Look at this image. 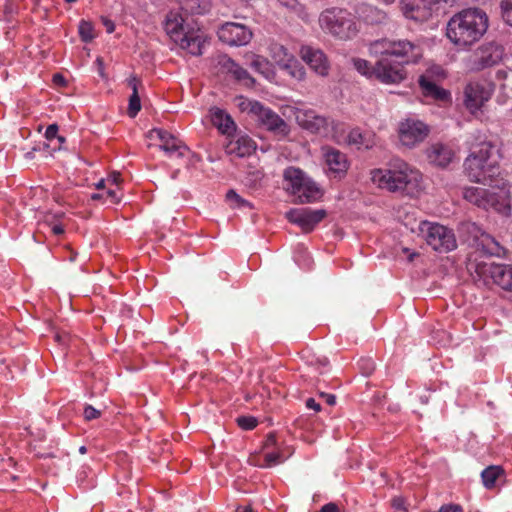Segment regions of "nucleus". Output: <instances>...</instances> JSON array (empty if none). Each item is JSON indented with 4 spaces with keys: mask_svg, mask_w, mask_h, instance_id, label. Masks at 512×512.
I'll return each instance as SVG.
<instances>
[{
    "mask_svg": "<svg viewBox=\"0 0 512 512\" xmlns=\"http://www.w3.org/2000/svg\"><path fill=\"white\" fill-rule=\"evenodd\" d=\"M370 51L378 57L375 65L364 59H354L356 70L367 77H375L384 84H398L406 78L404 66L421 58V49L409 40H376Z\"/></svg>",
    "mask_w": 512,
    "mask_h": 512,
    "instance_id": "nucleus-1",
    "label": "nucleus"
},
{
    "mask_svg": "<svg viewBox=\"0 0 512 512\" xmlns=\"http://www.w3.org/2000/svg\"><path fill=\"white\" fill-rule=\"evenodd\" d=\"M497 153L494 142L478 132L464 160V173L471 182L509 192L510 177L500 171Z\"/></svg>",
    "mask_w": 512,
    "mask_h": 512,
    "instance_id": "nucleus-2",
    "label": "nucleus"
},
{
    "mask_svg": "<svg viewBox=\"0 0 512 512\" xmlns=\"http://www.w3.org/2000/svg\"><path fill=\"white\" fill-rule=\"evenodd\" d=\"M489 18L481 8L470 7L455 13L447 22L446 36L459 48H468L487 32Z\"/></svg>",
    "mask_w": 512,
    "mask_h": 512,
    "instance_id": "nucleus-3",
    "label": "nucleus"
},
{
    "mask_svg": "<svg viewBox=\"0 0 512 512\" xmlns=\"http://www.w3.org/2000/svg\"><path fill=\"white\" fill-rule=\"evenodd\" d=\"M371 181L379 188L389 192H420L422 174L407 163H400L396 169H373Z\"/></svg>",
    "mask_w": 512,
    "mask_h": 512,
    "instance_id": "nucleus-4",
    "label": "nucleus"
},
{
    "mask_svg": "<svg viewBox=\"0 0 512 512\" xmlns=\"http://www.w3.org/2000/svg\"><path fill=\"white\" fill-rule=\"evenodd\" d=\"M321 27L342 40L353 38L357 32L355 17L346 9L332 7L324 10L319 17Z\"/></svg>",
    "mask_w": 512,
    "mask_h": 512,
    "instance_id": "nucleus-5",
    "label": "nucleus"
},
{
    "mask_svg": "<svg viewBox=\"0 0 512 512\" xmlns=\"http://www.w3.org/2000/svg\"><path fill=\"white\" fill-rule=\"evenodd\" d=\"M419 233L434 251L447 253L457 248V240L453 229L431 221H421Z\"/></svg>",
    "mask_w": 512,
    "mask_h": 512,
    "instance_id": "nucleus-6",
    "label": "nucleus"
},
{
    "mask_svg": "<svg viewBox=\"0 0 512 512\" xmlns=\"http://www.w3.org/2000/svg\"><path fill=\"white\" fill-rule=\"evenodd\" d=\"M494 91L493 82L469 81L463 89V105L471 114H476L491 99Z\"/></svg>",
    "mask_w": 512,
    "mask_h": 512,
    "instance_id": "nucleus-7",
    "label": "nucleus"
},
{
    "mask_svg": "<svg viewBox=\"0 0 512 512\" xmlns=\"http://www.w3.org/2000/svg\"><path fill=\"white\" fill-rule=\"evenodd\" d=\"M249 113H251L256 121L275 135L285 137L289 134L288 124L271 108L264 106L259 101H251L248 103Z\"/></svg>",
    "mask_w": 512,
    "mask_h": 512,
    "instance_id": "nucleus-8",
    "label": "nucleus"
},
{
    "mask_svg": "<svg viewBox=\"0 0 512 512\" xmlns=\"http://www.w3.org/2000/svg\"><path fill=\"white\" fill-rule=\"evenodd\" d=\"M504 56V48L495 42L484 43L479 46L472 55L471 69L482 71L498 65Z\"/></svg>",
    "mask_w": 512,
    "mask_h": 512,
    "instance_id": "nucleus-9",
    "label": "nucleus"
},
{
    "mask_svg": "<svg viewBox=\"0 0 512 512\" xmlns=\"http://www.w3.org/2000/svg\"><path fill=\"white\" fill-rule=\"evenodd\" d=\"M148 137L159 141V148L170 158H182L190 153L188 146L175 135L162 128H153Z\"/></svg>",
    "mask_w": 512,
    "mask_h": 512,
    "instance_id": "nucleus-10",
    "label": "nucleus"
},
{
    "mask_svg": "<svg viewBox=\"0 0 512 512\" xmlns=\"http://www.w3.org/2000/svg\"><path fill=\"white\" fill-rule=\"evenodd\" d=\"M325 209L293 208L285 213L287 220L299 226L304 233L312 232L327 216Z\"/></svg>",
    "mask_w": 512,
    "mask_h": 512,
    "instance_id": "nucleus-11",
    "label": "nucleus"
},
{
    "mask_svg": "<svg viewBox=\"0 0 512 512\" xmlns=\"http://www.w3.org/2000/svg\"><path fill=\"white\" fill-rule=\"evenodd\" d=\"M477 273L484 277L485 281L491 279L502 289L512 292V265L483 263L477 266Z\"/></svg>",
    "mask_w": 512,
    "mask_h": 512,
    "instance_id": "nucleus-12",
    "label": "nucleus"
},
{
    "mask_svg": "<svg viewBox=\"0 0 512 512\" xmlns=\"http://www.w3.org/2000/svg\"><path fill=\"white\" fill-rule=\"evenodd\" d=\"M287 190L292 192H320L318 184L301 168L289 166L283 171Z\"/></svg>",
    "mask_w": 512,
    "mask_h": 512,
    "instance_id": "nucleus-13",
    "label": "nucleus"
},
{
    "mask_svg": "<svg viewBox=\"0 0 512 512\" xmlns=\"http://www.w3.org/2000/svg\"><path fill=\"white\" fill-rule=\"evenodd\" d=\"M509 196V194H464L467 201L474 202L485 210H494L505 216L511 212Z\"/></svg>",
    "mask_w": 512,
    "mask_h": 512,
    "instance_id": "nucleus-14",
    "label": "nucleus"
},
{
    "mask_svg": "<svg viewBox=\"0 0 512 512\" xmlns=\"http://www.w3.org/2000/svg\"><path fill=\"white\" fill-rule=\"evenodd\" d=\"M429 127L420 120L406 119L399 124V139L404 146L414 147L429 134Z\"/></svg>",
    "mask_w": 512,
    "mask_h": 512,
    "instance_id": "nucleus-15",
    "label": "nucleus"
},
{
    "mask_svg": "<svg viewBox=\"0 0 512 512\" xmlns=\"http://www.w3.org/2000/svg\"><path fill=\"white\" fill-rule=\"evenodd\" d=\"M218 38L221 42L229 46H244L252 39V31L245 25L227 22L223 24L218 32Z\"/></svg>",
    "mask_w": 512,
    "mask_h": 512,
    "instance_id": "nucleus-16",
    "label": "nucleus"
},
{
    "mask_svg": "<svg viewBox=\"0 0 512 512\" xmlns=\"http://www.w3.org/2000/svg\"><path fill=\"white\" fill-rule=\"evenodd\" d=\"M418 84L424 97L444 105L451 104V92L441 87L429 74L421 75Z\"/></svg>",
    "mask_w": 512,
    "mask_h": 512,
    "instance_id": "nucleus-17",
    "label": "nucleus"
},
{
    "mask_svg": "<svg viewBox=\"0 0 512 512\" xmlns=\"http://www.w3.org/2000/svg\"><path fill=\"white\" fill-rule=\"evenodd\" d=\"M323 151L329 172L333 174L334 177H343L349 168V161L346 154L333 147H326Z\"/></svg>",
    "mask_w": 512,
    "mask_h": 512,
    "instance_id": "nucleus-18",
    "label": "nucleus"
},
{
    "mask_svg": "<svg viewBox=\"0 0 512 512\" xmlns=\"http://www.w3.org/2000/svg\"><path fill=\"white\" fill-rule=\"evenodd\" d=\"M301 56L309 67L317 74L321 76L328 75L329 62L323 51L306 46L301 49Z\"/></svg>",
    "mask_w": 512,
    "mask_h": 512,
    "instance_id": "nucleus-19",
    "label": "nucleus"
},
{
    "mask_svg": "<svg viewBox=\"0 0 512 512\" xmlns=\"http://www.w3.org/2000/svg\"><path fill=\"white\" fill-rule=\"evenodd\" d=\"M218 63L223 72L231 75L238 82H241L248 87H252L255 84L254 78L248 73V71L227 55L221 56Z\"/></svg>",
    "mask_w": 512,
    "mask_h": 512,
    "instance_id": "nucleus-20",
    "label": "nucleus"
},
{
    "mask_svg": "<svg viewBox=\"0 0 512 512\" xmlns=\"http://www.w3.org/2000/svg\"><path fill=\"white\" fill-rule=\"evenodd\" d=\"M429 162L435 166L445 168L454 159L455 153L453 149L443 143H434L427 150Z\"/></svg>",
    "mask_w": 512,
    "mask_h": 512,
    "instance_id": "nucleus-21",
    "label": "nucleus"
},
{
    "mask_svg": "<svg viewBox=\"0 0 512 512\" xmlns=\"http://www.w3.org/2000/svg\"><path fill=\"white\" fill-rule=\"evenodd\" d=\"M164 30L169 37L177 43L186 33L182 15L177 11L168 12L164 21Z\"/></svg>",
    "mask_w": 512,
    "mask_h": 512,
    "instance_id": "nucleus-22",
    "label": "nucleus"
},
{
    "mask_svg": "<svg viewBox=\"0 0 512 512\" xmlns=\"http://www.w3.org/2000/svg\"><path fill=\"white\" fill-rule=\"evenodd\" d=\"M212 124L222 133L230 136L236 131V124L225 110L213 107L210 110Z\"/></svg>",
    "mask_w": 512,
    "mask_h": 512,
    "instance_id": "nucleus-23",
    "label": "nucleus"
},
{
    "mask_svg": "<svg viewBox=\"0 0 512 512\" xmlns=\"http://www.w3.org/2000/svg\"><path fill=\"white\" fill-rule=\"evenodd\" d=\"M297 118L304 129L313 133H319L328 127V119L316 114L314 110H307L302 116H298Z\"/></svg>",
    "mask_w": 512,
    "mask_h": 512,
    "instance_id": "nucleus-24",
    "label": "nucleus"
},
{
    "mask_svg": "<svg viewBox=\"0 0 512 512\" xmlns=\"http://www.w3.org/2000/svg\"><path fill=\"white\" fill-rule=\"evenodd\" d=\"M204 43L203 37L193 32H186L177 42L182 49L187 50L194 56L202 55Z\"/></svg>",
    "mask_w": 512,
    "mask_h": 512,
    "instance_id": "nucleus-25",
    "label": "nucleus"
},
{
    "mask_svg": "<svg viewBox=\"0 0 512 512\" xmlns=\"http://www.w3.org/2000/svg\"><path fill=\"white\" fill-rule=\"evenodd\" d=\"M127 83L128 86L132 89V94L129 97L127 113L131 118H134L141 110V99L139 96L138 87L141 86L142 83L136 75H131L127 79Z\"/></svg>",
    "mask_w": 512,
    "mask_h": 512,
    "instance_id": "nucleus-26",
    "label": "nucleus"
},
{
    "mask_svg": "<svg viewBox=\"0 0 512 512\" xmlns=\"http://www.w3.org/2000/svg\"><path fill=\"white\" fill-rule=\"evenodd\" d=\"M180 9L189 15H201L209 11L210 0H178Z\"/></svg>",
    "mask_w": 512,
    "mask_h": 512,
    "instance_id": "nucleus-27",
    "label": "nucleus"
},
{
    "mask_svg": "<svg viewBox=\"0 0 512 512\" xmlns=\"http://www.w3.org/2000/svg\"><path fill=\"white\" fill-rule=\"evenodd\" d=\"M347 142L357 149H370L374 145L370 135L363 133L359 128H354L348 133Z\"/></svg>",
    "mask_w": 512,
    "mask_h": 512,
    "instance_id": "nucleus-28",
    "label": "nucleus"
},
{
    "mask_svg": "<svg viewBox=\"0 0 512 512\" xmlns=\"http://www.w3.org/2000/svg\"><path fill=\"white\" fill-rule=\"evenodd\" d=\"M279 69L296 80H302L305 77V69L301 63L292 55L286 63H282Z\"/></svg>",
    "mask_w": 512,
    "mask_h": 512,
    "instance_id": "nucleus-29",
    "label": "nucleus"
},
{
    "mask_svg": "<svg viewBox=\"0 0 512 512\" xmlns=\"http://www.w3.org/2000/svg\"><path fill=\"white\" fill-rule=\"evenodd\" d=\"M504 469L498 465L486 467L481 472V479L486 489H492L496 486L497 480L504 475Z\"/></svg>",
    "mask_w": 512,
    "mask_h": 512,
    "instance_id": "nucleus-30",
    "label": "nucleus"
},
{
    "mask_svg": "<svg viewBox=\"0 0 512 512\" xmlns=\"http://www.w3.org/2000/svg\"><path fill=\"white\" fill-rule=\"evenodd\" d=\"M268 52L271 58L275 61L278 67L282 63H286L287 60L293 55L288 49L276 41H271L268 45Z\"/></svg>",
    "mask_w": 512,
    "mask_h": 512,
    "instance_id": "nucleus-31",
    "label": "nucleus"
},
{
    "mask_svg": "<svg viewBox=\"0 0 512 512\" xmlns=\"http://www.w3.org/2000/svg\"><path fill=\"white\" fill-rule=\"evenodd\" d=\"M255 150V143L248 137H240L231 143V152L239 157L249 156Z\"/></svg>",
    "mask_w": 512,
    "mask_h": 512,
    "instance_id": "nucleus-32",
    "label": "nucleus"
},
{
    "mask_svg": "<svg viewBox=\"0 0 512 512\" xmlns=\"http://www.w3.org/2000/svg\"><path fill=\"white\" fill-rule=\"evenodd\" d=\"M224 203L229 206L231 209H248L251 210L254 208L253 203L250 201L243 199L240 194H224Z\"/></svg>",
    "mask_w": 512,
    "mask_h": 512,
    "instance_id": "nucleus-33",
    "label": "nucleus"
},
{
    "mask_svg": "<svg viewBox=\"0 0 512 512\" xmlns=\"http://www.w3.org/2000/svg\"><path fill=\"white\" fill-rule=\"evenodd\" d=\"M404 15L415 21H422L430 15L429 11L421 9L419 6H414L413 4H405L403 7Z\"/></svg>",
    "mask_w": 512,
    "mask_h": 512,
    "instance_id": "nucleus-34",
    "label": "nucleus"
},
{
    "mask_svg": "<svg viewBox=\"0 0 512 512\" xmlns=\"http://www.w3.org/2000/svg\"><path fill=\"white\" fill-rule=\"evenodd\" d=\"M78 32H79L81 40L85 43L91 42L95 37V35L93 33L94 27H93L92 23L89 21H86V20H81L79 22Z\"/></svg>",
    "mask_w": 512,
    "mask_h": 512,
    "instance_id": "nucleus-35",
    "label": "nucleus"
},
{
    "mask_svg": "<svg viewBox=\"0 0 512 512\" xmlns=\"http://www.w3.org/2000/svg\"><path fill=\"white\" fill-rule=\"evenodd\" d=\"M285 460L284 455L279 451L268 452L264 455V463L260 467L268 468L282 463Z\"/></svg>",
    "mask_w": 512,
    "mask_h": 512,
    "instance_id": "nucleus-36",
    "label": "nucleus"
},
{
    "mask_svg": "<svg viewBox=\"0 0 512 512\" xmlns=\"http://www.w3.org/2000/svg\"><path fill=\"white\" fill-rule=\"evenodd\" d=\"M90 201L100 202L103 205H115L121 202L118 194H91Z\"/></svg>",
    "mask_w": 512,
    "mask_h": 512,
    "instance_id": "nucleus-37",
    "label": "nucleus"
},
{
    "mask_svg": "<svg viewBox=\"0 0 512 512\" xmlns=\"http://www.w3.org/2000/svg\"><path fill=\"white\" fill-rule=\"evenodd\" d=\"M105 181L107 183L106 192H116V190L123 189V187L121 186L123 180L119 172L113 171L105 178Z\"/></svg>",
    "mask_w": 512,
    "mask_h": 512,
    "instance_id": "nucleus-38",
    "label": "nucleus"
},
{
    "mask_svg": "<svg viewBox=\"0 0 512 512\" xmlns=\"http://www.w3.org/2000/svg\"><path fill=\"white\" fill-rule=\"evenodd\" d=\"M366 21L373 24V23H381L383 22L387 15L385 12L375 8V7H367L366 8Z\"/></svg>",
    "mask_w": 512,
    "mask_h": 512,
    "instance_id": "nucleus-39",
    "label": "nucleus"
},
{
    "mask_svg": "<svg viewBox=\"0 0 512 512\" xmlns=\"http://www.w3.org/2000/svg\"><path fill=\"white\" fill-rule=\"evenodd\" d=\"M323 194H298L293 200L296 204H307L322 201Z\"/></svg>",
    "mask_w": 512,
    "mask_h": 512,
    "instance_id": "nucleus-40",
    "label": "nucleus"
},
{
    "mask_svg": "<svg viewBox=\"0 0 512 512\" xmlns=\"http://www.w3.org/2000/svg\"><path fill=\"white\" fill-rule=\"evenodd\" d=\"M236 421L238 426L244 430H252L258 424L257 419L253 416H240Z\"/></svg>",
    "mask_w": 512,
    "mask_h": 512,
    "instance_id": "nucleus-41",
    "label": "nucleus"
},
{
    "mask_svg": "<svg viewBox=\"0 0 512 512\" xmlns=\"http://www.w3.org/2000/svg\"><path fill=\"white\" fill-rule=\"evenodd\" d=\"M501 10L503 20L512 27V0H503Z\"/></svg>",
    "mask_w": 512,
    "mask_h": 512,
    "instance_id": "nucleus-42",
    "label": "nucleus"
},
{
    "mask_svg": "<svg viewBox=\"0 0 512 512\" xmlns=\"http://www.w3.org/2000/svg\"><path fill=\"white\" fill-rule=\"evenodd\" d=\"M251 66L258 72L264 74L265 73V70L268 69V66H269V62L267 61V59H265L264 57L262 56H259V55H255L252 62H251Z\"/></svg>",
    "mask_w": 512,
    "mask_h": 512,
    "instance_id": "nucleus-43",
    "label": "nucleus"
},
{
    "mask_svg": "<svg viewBox=\"0 0 512 512\" xmlns=\"http://www.w3.org/2000/svg\"><path fill=\"white\" fill-rule=\"evenodd\" d=\"M4 15L7 21H10L11 18L18 13V6L15 3V0H6L4 4Z\"/></svg>",
    "mask_w": 512,
    "mask_h": 512,
    "instance_id": "nucleus-44",
    "label": "nucleus"
},
{
    "mask_svg": "<svg viewBox=\"0 0 512 512\" xmlns=\"http://www.w3.org/2000/svg\"><path fill=\"white\" fill-rule=\"evenodd\" d=\"M102 412L92 405H86L84 407L83 416L86 421H91L94 419H98L101 416Z\"/></svg>",
    "mask_w": 512,
    "mask_h": 512,
    "instance_id": "nucleus-45",
    "label": "nucleus"
},
{
    "mask_svg": "<svg viewBox=\"0 0 512 512\" xmlns=\"http://www.w3.org/2000/svg\"><path fill=\"white\" fill-rule=\"evenodd\" d=\"M358 364L365 376H369L375 369L374 361L369 358L361 359Z\"/></svg>",
    "mask_w": 512,
    "mask_h": 512,
    "instance_id": "nucleus-46",
    "label": "nucleus"
},
{
    "mask_svg": "<svg viewBox=\"0 0 512 512\" xmlns=\"http://www.w3.org/2000/svg\"><path fill=\"white\" fill-rule=\"evenodd\" d=\"M58 131H59V127L57 124H50L47 128H46V131H45V138L47 141L51 142L53 141L54 139H56V137H58Z\"/></svg>",
    "mask_w": 512,
    "mask_h": 512,
    "instance_id": "nucleus-47",
    "label": "nucleus"
},
{
    "mask_svg": "<svg viewBox=\"0 0 512 512\" xmlns=\"http://www.w3.org/2000/svg\"><path fill=\"white\" fill-rule=\"evenodd\" d=\"M425 74H429L430 77L434 78L435 76L438 78V79H444L446 78V72L443 68H441L440 66H434V67H431L430 69H428Z\"/></svg>",
    "mask_w": 512,
    "mask_h": 512,
    "instance_id": "nucleus-48",
    "label": "nucleus"
},
{
    "mask_svg": "<svg viewBox=\"0 0 512 512\" xmlns=\"http://www.w3.org/2000/svg\"><path fill=\"white\" fill-rule=\"evenodd\" d=\"M438 512H464V510L459 504L449 503L442 505Z\"/></svg>",
    "mask_w": 512,
    "mask_h": 512,
    "instance_id": "nucleus-49",
    "label": "nucleus"
},
{
    "mask_svg": "<svg viewBox=\"0 0 512 512\" xmlns=\"http://www.w3.org/2000/svg\"><path fill=\"white\" fill-rule=\"evenodd\" d=\"M101 23L105 27L107 33L111 34L115 31V23L110 18L101 16Z\"/></svg>",
    "mask_w": 512,
    "mask_h": 512,
    "instance_id": "nucleus-50",
    "label": "nucleus"
},
{
    "mask_svg": "<svg viewBox=\"0 0 512 512\" xmlns=\"http://www.w3.org/2000/svg\"><path fill=\"white\" fill-rule=\"evenodd\" d=\"M391 505L396 510H402L404 512H407V509L405 507V501L402 497H395L391 501Z\"/></svg>",
    "mask_w": 512,
    "mask_h": 512,
    "instance_id": "nucleus-51",
    "label": "nucleus"
},
{
    "mask_svg": "<svg viewBox=\"0 0 512 512\" xmlns=\"http://www.w3.org/2000/svg\"><path fill=\"white\" fill-rule=\"evenodd\" d=\"M328 360L326 358H322V359H317L316 360V371L319 373V374H323L325 371H326V368L328 366Z\"/></svg>",
    "mask_w": 512,
    "mask_h": 512,
    "instance_id": "nucleus-52",
    "label": "nucleus"
},
{
    "mask_svg": "<svg viewBox=\"0 0 512 512\" xmlns=\"http://www.w3.org/2000/svg\"><path fill=\"white\" fill-rule=\"evenodd\" d=\"M320 512H340V510L336 503L330 502L323 505L320 509Z\"/></svg>",
    "mask_w": 512,
    "mask_h": 512,
    "instance_id": "nucleus-53",
    "label": "nucleus"
},
{
    "mask_svg": "<svg viewBox=\"0 0 512 512\" xmlns=\"http://www.w3.org/2000/svg\"><path fill=\"white\" fill-rule=\"evenodd\" d=\"M306 407L308 409H313L316 412L321 410V405L314 398H308L306 400Z\"/></svg>",
    "mask_w": 512,
    "mask_h": 512,
    "instance_id": "nucleus-54",
    "label": "nucleus"
},
{
    "mask_svg": "<svg viewBox=\"0 0 512 512\" xmlns=\"http://www.w3.org/2000/svg\"><path fill=\"white\" fill-rule=\"evenodd\" d=\"M276 445V435L274 433H269L264 442V448L268 449L270 447H274Z\"/></svg>",
    "mask_w": 512,
    "mask_h": 512,
    "instance_id": "nucleus-55",
    "label": "nucleus"
},
{
    "mask_svg": "<svg viewBox=\"0 0 512 512\" xmlns=\"http://www.w3.org/2000/svg\"><path fill=\"white\" fill-rule=\"evenodd\" d=\"M320 397L323 398L329 406H333L336 403V397L333 394L322 392L320 393Z\"/></svg>",
    "mask_w": 512,
    "mask_h": 512,
    "instance_id": "nucleus-56",
    "label": "nucleus"
},
{
    "mask_svg": "<svg viewBox=\"0 0 512 512\" xmlns=\"http://www.w3.org/2000/svg\"><path fill=\"white\" fill-rule=\"evenodd\" d=\"M95 64L98 68V73L101 77H104V61L101 57H97L95 60Z\"/></svg>",
    "mask_w": 512,
    "mask_h": 512,
    "instance_id": "nucleus-57",
    "label": "nucleus"
},
{
    "mask_svg": "<svg viewBox=\"0 0 512 512\" xmlns=\"http://www.w3.org/2000/svg\"><path fill=\"white\" fill-rule=\"evenodd\" d=\"M51 231L54 235H62L64 233V227L61 224H53L51 226Z\"/></svg>",
    "mask_w": 512,
    "mask_h": 512,
    "instance_id": "nucleus-58",
    "label": "nucleus"
},
{
    "mask_svg": "<svg viewBox=\"0 0 512 512\" xmlns=\"http://www.w3.org/2000/svg\"><path fill=\"white\" fill-rule=\"evenodd\" d=\"M95 188L97 190H103V189H106L107 190V183L105 181V178H101L100 180H98L95 184H94Z\"/></svg>",
    "mask_w": 512,
    "mask_h": 512,
    "instance_id": "nucleus-59",
    "label": "nucleus"
},
{
    "mask_svg": "<svg viewBox=\"0 0 512 512\" xmlns=\"http://www.w3.org/2000/svg\"><path fill=\"white\" fill-rule=\"evenodd\" d=\"M252 177H253V179L247 178V183H252V182L256 183L258 180H260L261 179L260 172L257 171V172L252 173Z\"/></svg>",
    "mask_w": 512,
    "mask_h": 512,
    "instance_id": "nucleus-60",
    "label": "nucleus"
},
{
    "mask_svg": "<svg viewBox=\"0 0 512 512\" xmlns=\"http://www.w3.org/2000/svg\"><path fill=\"white\" fill-rule=\"evenodd\" d=\"M53 81H54L55 83H65V79H64V77H63L62 75H60V74H55V75L53 76Z\"/></svg>",
    "mask_w": 512,
    "mask_h": 512,
    "instance_id": "nucleus-61",
    "label": "nucleus"
},
{
    "mask_svg": "<svg viewBox=\"0 0 512 512\" xmlns=\"http://www.w3.org/2000/svg\"><path fill=\"white\" fill-rule=\"evenodd\" d=\"M237 512H256V511L253 510V508L251 506H246L242 510H240V507H239L237 509Z\"/></svg>",
    "mask_w": 512,
    "mask_h": 512,
    "instance_id": "nucleus-62",
    "label": "nucleus"
},
{
    "mask_svg": "<svg viewBox=\"0 0 512 512\" xmlns=\"http://www.w3.org/2000/svg\"><path fill=\"white\" fill-rule=\"evenodd\" d=\"M56 139L58 140L60 145L66 141L65 137L61 136L59 134H58V137H56Z\"/></svg>",
    "mask_w": 512,
    "mask_h": 512,
    "instance_id": "nucleus-63",
    "label": "nucleus"
},
{
    "mask_svg": "<svg viewBox=\"0 0 512 512\" xmlns=\"http://www.w3.org/2000/svg\"><path fill=\"white\" fill-rule=\"evenodd\" d=\"M86 451H87V449H86V447H85V446H81V447L79 448V452H80L81 454H85V453H86Z\"/></svg>",
    "mask_w": 512,
    "mask_h": 512,
    "instance_id": "nucleus-64",
    "label": "nucleus"
}]
</instances>
